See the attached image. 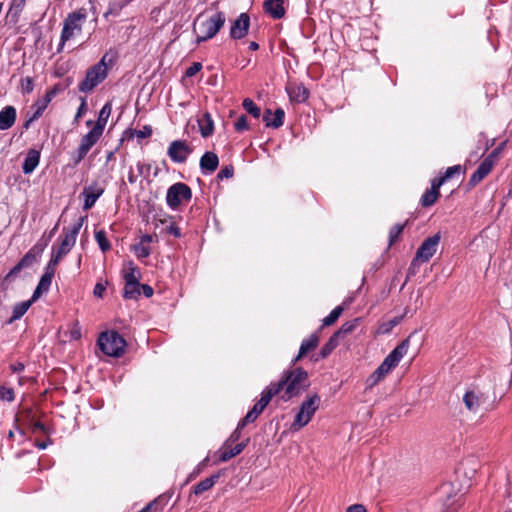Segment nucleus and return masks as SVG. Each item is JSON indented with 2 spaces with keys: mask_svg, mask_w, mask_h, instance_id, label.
Instances as JSON below:
<instances>
[{
  "mask_svg": "<svg viewBox=\"0 0 512 512\" xmlns=\"http://www.w3.org/2000/svg\"><path fill=\"white\" fill-rule=\"evenodd\" d=\"M409 349V340H403L383 360L379 367L366 379V388L372 389L383 381L388 374L399 364Z\"/></svg>",
  "mask_w": 512,
  "mask_h": 512,
  "instance_id": "1",
  "label": "nucleus"
},
{
  "mask_svg": "<svg viewBox=\"0 0 512 512\" xmlns=\"http://www.w3.org/2000/svg\"><path fill=\"white\" fill-rule=\"evenodd\" d=\"M270 385H280V391L285 390L282 399L287 401L304 392L310 386V381L305 370L295 368L286 371L280 381Z\"/></svg>",
  "mask_w": 512,
  "mask_h": 512,
  "instance_id": "2",
  "label": "nucleus"
},
{
  "mask_svg": "<svg viewBox=\"0 0 512 512\" xmlns=\"http://www.w3.org/2000/svg\"><path fill=\"white\" fill-rule=\"evenodd\" d=\"M226 21L223 12H216L211 16L198 15L193 23V32L199 44L216 36Z\"/></svg>",
  "mask_w": 512,
  "mask_h": 512,
  "instance_id": "3",
  "label": "nucleus"
},
{
  "mask_svg": "<svg viewBox=\"0 0 512 512\" xmlns=\"http://www.w3.org/2000/svg\"><path fill=\"white\" fill-rule=\"evenodd\" d=\"M113 62V57L106 53L97 64L87 70L84 80L78 85L79 90L87 93L102 83L106 79L109 67L113 65Z\"/></svg>",
  "mask_w": 512,
  "mask_h": 512,
  "instance_id": "4",
  "label": "nucleus"
},
{
  "mask_svg": "<svg viewBox=\"0 0 512 512\" xmlns=\"http://www.w3.org/2000/svg\"><path fill=\"white\" fill-rule=\"evenodd\" d=\"M320 405V397L314 394L300 405L299 411L295 416L294 422L290 426V430L298 432L301 428L306 426L312 419Z\"/></svg>",
  "mask_w": 512,
  "mask_h": 512,
  "instance_id": "5",
  "label": "nucleus"
},
{
  "mask_svg": "<svg viewBox=\"0 0 512 512\" xmlns=\"http://www.w3.org/2000/svg\"><path fill=\"white\" fill-rule=\"evenodd\" d=\"M101 351L111 357H119L124 353L126 342L115 331L103 332L98 338Z\"/></svg>",
  "mask_w": 512,
  "mask_h": 512,
  "instance_id": "6",
  "label": "nucleus"
},
{
  "mask_svg": "<svg viewBox=\"0 0 512 512\" xmlns=\"http://www.w3.org/2000/svg\"><path fill=\"white\" fill-rule=\"evenodd\" d=\"M462 399L466 409L474 414L481 413L490 406L487 394L478 386L469 387Z\"/></svg>",
  "mask_w": 512,
  "mask_h": 512,
  "instance_id": "7",
  "label": "nucleus"
},
{
  "mask_svg": "<svg viewBox=\"0 0 512 512\" xmlns=\"http://www.w3.org/2000/svg\"><path fill=\"white\" fill-rule=\"evenodd\" d=\"M87 19V12L81 8L70 13L64 21L61 42H66L82 32V26Z\"/></svg>",
  "mask_w": 512,
  "mask_h": 512,
  "instance_id": "8",
  "label": "nucleus"
},
{
  "mask_svg": "<svg viewBox=\"0 0 512 512\" xmlns=\"http://www.w3.org/2000/svg\"><path fill=\"white\" fill-rule=\"evenodd\" d=\"M191 197L190 187L185 183L178 182L168 188L166 202L171 209L176 210L183 203L189 202Z\"/></svg>",
  "mask_w": 512,
  "mask_h": 512,
  "instance_id": "9",
  "label": "nucleus"
},
{
  "mask_svg": "<svg viewBox=\"0 0 512 512\" xmlns=\"http://www.w3.org/2000/svg\"><path fill=\"white\" fill-rule=\"evenodd\" d=\"M102 134L103 132L99 129L93 126L91 127L90 131L81 139V143L77 149V156L74 159L75 164H78L83 160L89 150L99 141Z\"/></svg>",
  "mask_w": 512,
  "mask_h": 512,
  "instance_id": "10",
  "label": "nucleus"
},
{
  "mask_svg": "<svg viewBox=\"0 0 512 512\" xmlns=\"http://www.w3.org/2000/svg\"><path fill=\"white\" fill-rule=\"evenodd\" d=\"M57 265L56 259H50L46 265L44 274L41 276L36 289H34V301L49 291Z\"/></svg>",
  "mask_w": 512,
  "mask_h": 512,
  "instance_id": "11",
  "label": "nucleus"
},
{
  "mask_svg": "<svg viewBox=\"0 0 512 512\" xmlns=\"http://www.w3.org/2000/svg\"><path fill=\"white\" fill-rule=\"evenodd\" d=\"M82 226V223L79 222L77 224H74L63 236V239L61 241V244L58 248V251L55 255L52 256L51 259H56L57 264L59 263V260L66 255L71 248L75 245L77 235L80 231V228Z\"/></svg>",
  "mask_w": 512,
  "mask_h": 512,
  "instance_id": "12",
  "label": "nucleus"
},
{
  "mask_svg": "<svg viewBox=\"0 0 512 512\" xmlns=\"http://www.w3.org/2000/svg\"><path fill=\"white\" fill-rule=\"evenodd\" d=\"M440 241V234L437 233L432 237L427 238L420 245L414 258L415 261L427 262L429 261L437 251V247Z\"/></svg>",
  "mask_w": 512,
  "mask_h": 512,
  "instance_id": "13",
  "label": "nucleus"
},
{
  "mask_svg": "<svg viewBox=\"0 0 512 512\" xmlns=\"http://www.w3.org/2000/svg\"><path fill=\"white\" fill-rule=\"evenodd\" d=\"M192 153V148L183 140L172 141L168 147L167 154L175 163H184Z\"/></svg>",
  "mask_w": 512,
  "mask_h": 512,
  "instance_id": "14",
  "label": "nucleus"
},
{
  "mask_svg": "<svg viewBox=\"0 0 512 512\" xmlns=\"http://www.w3.org/2000/svg\"><path fill=\"white\" fill-rule=\"evenodd\" d=\"M250 27V17L247 13H241L237 19H235L230 28V37L232 39L244 38Z\"/></svg>",
  "mask_w": 512,
  "mask_h": 512,
  "instance_id": "15",
  "label": "nucleus"
},
{
  "mask_svg": "<svg viewBox=\"0 0 512 512\" xmlns=\"http://www.w3.org/2000/svg\"><path fill=\"white\" fill-rule=\"evenodd\" d=\"M280 392V385H269L261 394L260 400L251 409L256 415H260L262 411L271 401L272 397Z\"/></svg>",
  "mask_w": 512,
  "mask_h": 512,
  "instance_id": "16",
  "label": "nucleus"
},
{
  "mask_svg": "<svg viewBox=\"0 0 512 512\" xmlns=\"http://www.w3.org/2000/svg\"><path fill=\"white\" fill-rule=\"evenodd\" d=\"M103 192V188L98 186L96 183L85 187L81 193V196L84 197L83 209L86 211L91 209Z\"/></svg>",
  "mask_w": 512,
  "mask_h": 512,
  "instance_id": "17",
  "label": "nucleus"
},
{
  "mask_svg": "<svg viewBox=\"0 0 512 512\" xmlns=\"http://www.w3.org/2000/svg\"><path fill=\"white\" fill-rule=\"evenodd\" d=\"M494 165L491 159L485 158L470 177L469 185L473 187L480 183L492 171Z\"/></svg>",
  "mask_w": 512,
  "mask_h": 512,
  "instance_id": "18",
  "label": "nucleus"
},
{
  "mask_svg": "<svg viewBox=\"0 0 512 512\" xmlns=\"http://www.w3.org/2000/svg\"><path fill=\"white\" fill-rule=\"evenodd\" d=\"M271 116H272L271 110L270 109L266 110L264 113V116H263V121L265 122L267 127H272V128L277 129L283 125L285 112L282 108H278L275 110V112L273 114V118H271Z\"/></svg>",
  "mask_w": 512,
  "mask_h": 512,
  "instance_id": "19",
  "label": "nucleus"
},
{
  "mask_svg": "<svg viewBox=\"0 0 512 512\" xmlns=\"http://www.w3.org/2000/svg\"><path fill=\"white\" fill-rule=\"evenodd\" d=\"M291 101L302 103L308 99L309 92L301 84H290L286 88Z\"/></svg>",
  "mask_w": 512,
  "mask_h": 512,
  "instance_id": "20",
  "label": "nucleus"
},
{
  "mask_svg": "<svg viewBox=\"0 0 512 512\" xmlns=\"http://www.w3.org/2000/svg\"><path fill=\"white\" fill-rule=\"evenodd\" d=\"M16 120V109L13 106H6L0 111V130L11 128Z\"/></svg>",
  "mask_w": 512,
  "mask_h": 512,
  "instance_id": "21",
  "label": "nucleus"
},
{
  "mask_svg": "<svg viewBox=\"0 0 512 512\" xmlns=\"http://www.w3.org/2000/svg\"><path fill=\"white\" fill-rule=\"evenodd\" d=\"M283 3L284 0H265L264 10L274 19H280L285 14Z\"/></svg>",
  "mask_w": 512,
  "mask_h": 512,
  "instance_id": "22",
  "label": "nucleus"
},
{
  "mask_svg": "<svg viewBox=\"0 0 512 512\" xmlns=\"http://www.w3.org/2000/svg\"><path fill=\"white\" fill-rule=\"evenodd\" d=\"M112 112V105L110 102H107L100 110L98 119L95 124L91 120L87 121V126H93L100 131L104 132L105 126L107 124L108 118L110 117Z\"/></svg>",
  "mask_w": 512,
  "mask_h": 512,
  "instance_id": "23",
  "label": "nucleus"
},
{
  "mask_svg": "<svg viewBox=\"0 0 512 512\" xmlns=\"http://www.w3.org/2000/svg\"><path fill=\"white\" fill-rule=\"evenodd\" d=\"M219 164L218 156L213 152H206L200 159V167L207 173L214 172Z\"/></svg>",
  "mask_w": 512,
  "mask_h": 512,
  "instance_id": "24",
  "label": "nucleus"
},
{
  "mask_svg": "<svg viewBox=\"0 0 512 512\" xmlns=\"http://www.w3.org/2000/svg\"><path fill=\"white\" fill-rule=\"evenodd\" d=\"M318 343H319V338L315 334H313L309 338L303 340L301 343L300 349H299V353L296 356V358L293 360V362L296 363L308 352L315 349L317 347Z\"/></svg>",
  "mask_w": 512,
  "mask_h": 512,
  "instance_id": "25",
  "label": "nucleus"
},
{
  "mask_svg": "<svg viewBox=\"0 0 512 512\" xmlns=\"http://www.w3.org/2000/svg\"><path fill=\"white\" fill-rule=\"evenodd\" d=\"M32 264V249L29 250L25 256L17 263L10 272L6 275L5 280L14 278L23 268L29 267Z\"/></svg>",
  "mask_w": 512,
  "mask_h": 512,
  "instance_id": "26",
  "label": "nucleus"
},
{
  "mask_svg": "<svg viewBox=\"0 0 512 512\" xmlns=\"http://www.w3.org/2000/svg\"><path fill=\"white\" fill-rule=\"evenodd\" d=\"M199 128L203 137H208L213 133L214 125L209 113H205L201 119H199Z\"/></svg>",
  "mask_w": 512,
  "mask_h": 512,
  "instance_id": "27",
  "label": "nucleus"
},
{
  "mask_svg": "<svg viewBox=\"0 0 512 512\" xmlns=\"http://www.w3.org/2000/svg\"><path fill=\"white\" fill-rule=\"evenodd\" d=\"M217 480H218V475H213L211 477H207V478L201 480L199 483H197L193 487L194 494L200 495L203 492L211 489L215 485Z\"/></svg>",
  "mask_w": 512,
  "mask_h": 512,
  "instance_id": "28",
  "label": "nucleus"
},
{
  "mask_svg": "<svg viewBox=\"0 0 512 512\" xmlns=\"http://www.w3.org/2000/svg\"><path fill=\"white\" fill-rule=\"evenodd\" d=\"M123 277L125 282H139V269L129 261L123 269Z\"/></svg>",
  "mask_w": 512,
  "mask_h": 512,
  "instance_id": "29",
  "label": "nucleus"
},
{
  "mask_svg": "<svg viewBox=\"0 0 512 512\" xmlns=\"http://www.w3.org/2000/svg\"><path fill=\"white\" fill-rule=\"evenodd\" d=\"M141 294L139 282H125L123 297L126 299H137Z\"/></svg>",
  "mask_w": 512,
  "mask_h": 512,
  "instance_id": "30",
  "label": "nucleus"
},
{
  "mask_svg": "<svg viewBox=\"0 0 512 512\" xmlns=\"http://www.w3.org/2000/svg\"><path fill=\"white\" fill-rule=\"evenodd\" d=\"M244 447H245L244 443H239L231 449H225V450L221 451L220 456H219L220 462H227L231 458L237 456L238 454H240L243 451Z\"/></svg>",
  "mask_w": 512,
  "mask_h": 512,
  "instance_id": "31",
  "label": "nucleus"
},
{
  "mask_svg": "<svg viewBox=\"0 0 512 512\" xmlns=\"http://www.w3.org/2000/svg\"><path fill=\"white\" fill-rule=\"evenodd\" d=\"M31 304H32V299L15 305V307L13 309V315L10 318L9 322L11 323V322L21 318L26 313V311L29 309Z\"/></svg>",
  "mask_w": 512,
  "mask_h": 512,
  "instance_id": "32",
  "label": "nucleus"
},
{
  "mask_svg": "<svg viewBox=\"0 0 512 512\" xmlns=\"http://www.w3.org/2000/svg\"><path fill=\"white\" fill-rule=\"evenodd\" d=\"M359 319H354L352 321L345 322L341 328L335 332V336L339 339L344 338L346 335L351 333L358 325Z\"/></svg>",
  "mask_w": 512,
  "mask_h": 512,
  "instance_id": "33",
  "label": "nucleus"
},
{
  "mask_svg": "<svg viewBox=\"0 0 512 512\" xmlns=\"http://www.w3.org/2000/svg\"><path fill=\"white\" fill-rule=\"evenodd\" d=\"M440 196L439 191L428 189L421 197V204L424 207L432 206Z\"/></svg>",
  "mask_w": 512,
  "mask_h": 512,
  "instance_id": "34",
  "label": "nucleus"
},
{
  "mask_svg": "<svg viewBox=\"0 0 512 512\" xmlns=\"http://www.w3.org/2000/svg\"><path fill=\"white\" fill-rule=\"evenodd\" d=\"M340 339L333 334L320 351L321 357H327L339 344Z\"/></svg>",
  "mask_w": 512,
  "mask_h": 512,
  "instance_id": "35",
  "label": "nucleus"
},
{
  "mask_svg": "<svg viewBox=\"0 0 512 512\" xmlns=\"http://www.w3.org/2000/svg\"><path fill=\"white\" fill-rule=\"evenodd\" d=\"M243 108L247 113L252 115L254 118H259L261 115V109L253 102L252 99L246 98L242 103Z\"/></svg>",
  "mask_w": 512,
  "mask_h": 512,
  "instance_id": "36",
  "label": "nucleus"
},
{
  "mask_svg": "<svg viewBox=\"0 0 512 512\" xmlns=\"http://www.w3.org/2000/svg\"><path fill=\"white\" fill-rule=\"evenodd\" d=\"M54 95H55V91H54V90H50V91H48V92L45 94V96H44L43 100H41V101H39V102H38V104H37V105H38V106H37V110H36V112L34 113V119H35L37 116H39V115H41V114H42V112L46 109V107L48 106V104L51 102V100H52V98L54 97Z\"/></svg>",
  "mask_w": 512,
  "mask_h": 512,
  "instance_id": "37",
  "label": "nucleus"
},
{
  "mask_svg": "<svg viewBox=\"0 0 512 512\" xmlns=\"http://www.w3.org/2000/svg\"><path fill=\"white\" fill-rule=\"evenodd\" d=\"M342 312H343L342 306L335 307L330 312V314L323 319V325L330 326V325L334 324L338 320V318L341 316Z\"/></svg>",
  "mask_w": 512,
  "mask_h": 512,
  "instance_id": "38",
  "label": "nucleus"
},
{
  "mask_svg": "<svg viewBox=\"0 0 512 512\" xmlns=\"http://www.w3.org/2000/svg\"><path fill=\"white\" fill-rule=\"evenodd\" d=\"M95 240L103 252H106L110 249V243L106 237V233L103 230L95 232Z\"/></svg>",
  "mask_w": 512,
  "mask_h": 512,
  "instance_id": "39",
  "label": "nucleus"
},
{
  "mask_svg": "<svg viewBox=\"0 0 512 512\" xmlns=\"http://www.w3.org/2000/svg\"><path fill=\"white\" fill-rule=\"evenodd\" d=\"M133 251L138 258H146L151 254V249L148 245L138 243L133 246Z\"/></svg>",
  "mask_w": 512,
  "mask_h": 512,
  "instance_id": "40",
  "label": "nucleus"
},
{
  "mask_svg": "<svg viewBox=\"0 0 512 512\" xmlns=\"http://www.w3.org/2000/svg\"><path fill=\"white\" fill-rule=\"evenodd\" d=\"M403 229H404L403 224H396L391 228V230L389 232L390 245L398 239V237L402 233Z\"/></svg>",
  "mask_w": 512,
  "mask_h": 512,
  "instance_id": "41",
  "label": "nucleus"
},
{
  "mask_svg": "<svg viewBox=\"0 0 512 512\" xmlns=\"http://www.w3.org/2000/svg\"><path fill=\"white\" fill-rule=\"evenodd\" d=\"M81 338V327L78 322H73L69 328V339L78 340Z\"/></svg>",
  "mask_w": 512,
  "mask_h": 512,
  "instance_id": "42",
  "label": "nucleus"
},
{
  "mask_svg": "<svg viewBox=\"0 0 512 512\" xmlns=\"http://www.w3.org/2000/svg\"><path fill=\"white\" fill-rule=\"evenodd\" d=\"M464 172V169L461 165H454L445 171L444 175L442 176L446 181L451 179L455 174H460Z\"/></svg>",
  "mask_w": 512,
  "mask_h": 512,
  "instance_id": "43",
  "label": "nucleus"
},
{
  "mask_svg": "<svg viewBox=\"0 0 512 512\" xmlns=\"http://www.w3.org/2000/svg\"><path fill=\"white\" fill-rule=\"evenodd\" d=\"M401 318H394L386 323H383L379 327L380 333H388L393 327L400 323Z\"/></svg>",
  "mask_w": 512,
  "mask_h": 512,
  "instance_id": "44",
  "label": "nucleus"
},
{
  "mask_svg": "<svg viewBox=\"0 0 512 512\" xmlns=\"http://www.w3.org/2000/svg\"><path fill=\"white\" fill-rule=\"evenodd\" d=\"M258 418L251 410L246 414V416L239 422L238 429H243L247 424L254 422Z\"/></svg>",
  "mask_w": 512,
  "mask_h": 512,
  "instance_id": "45",
  "label": "nucleus"
},
{
  "mask_svg": "<svg viewBox=\"0 0 512 512\" xmlns=\"http://www.w3.org/2000/svg\"><path fill=\"white\" fill-rule=\"evenodd\" d=\"M14 399V392L11 388L0 387V400L12 401Z\"/></svg>",
  "mask_w": 512,
  "mask_h": 512,
  "instance_id": "46",
  "label": "nucleus"
},
{
  "mask_svg": "<svg viewBox=\"0 0 512 512\" xmlns=\"http://www.w3.org/2000/svg\"><path fill=\"white\" fill-rule=\"evenodd\" d=\"M235 130L238 131V132H242L244 130H248L249 129V126H248V123H247V118L246 116L242 115L240 116L237 121L235 122Z\"/></svg>",
  "mask_w": 512,
  "mask_h": 512,
  "instance_id": "47",
  "label": "nucleus"
},
{
  "mask_svg": "<svg viewBox=\"0 0 512 512\" xmlns=\"http://www.w3.org/2000/svg\"><path fill=\"white\" fill-rule=\"evenodd\" d=\"M23 172L26 174L32 172V149H29L26 153V158L23 164Z\"/></svg>",
  "mask_w": 512,
  "mask_h": 512,
  "instance_id": "48",
  "label": "nucleus"
},
{
  "mask_svg": "<svg viewBox=\"0 0 512 512\" xmlns=\"http://www.w3.org/2000/svg\"><path fill=\"white\" fill-rule=\"evenodd\" d=\"M133 134L139 139L148 138L152 134V129L150 126H144L141 130H135Z\"/></svg>",
  "mask_w": 512,
  "mask_h": 512,
  "instance_id": "49",
  "label": "nucleus"
},
{
  "mask_svg": "<svg viewBox=\"0 0 512 512\" xmlns=\"http://www.w3.org/2000/svg\"><path fill=\"white\" fill-rule=\"evenodd\" d=\"M28 416L27 415H20L16 418V423H17V426H18V429H19V432L21 435H24L25 432H24V429L22 428L23 425H27L28 428H30V422H26V418Z\"/></svg>",
  "mask_w": 512,
  "mask_h": 512,
  "instance_id": "50",
  "label": "nucleus"
},
{
  "mask_svg": "<svg viewBox=\"0 0 512 512\" xmlns=\"http://www.w3.org/2000/svg\"><path fill=\"white\" fill-rule=\"evenodd\" d=\"M504 146H505V142L501 143L497 148H495L486 158L487 159H491L492 162L495 164L497 158L499 157V155L501 154V152L503 151L504 149Z\"/></svg>",
  "mask_w": 512,
  "mask_h": 512,
  "instance_id": "51",
  "label": "nucleus"
},
{
  "mask_svg": "<svg viewBox=\"0 0 512 512\" xmlns=\"http://www.w3.org/2000/svg\"><path fill=\"white\" fill-rule=\"evenodd\" d=\"M202 68V65L201 63L199 62H194L185 72V75L187 77H192L194 75H196Z\"/></svg>",
  "mask_w": 512,
  "mask_h": 512,
  "instance_id": "52",
  "label": "nucleus"
},
{
  "mask_svg": "<svg viewBox=\"0 0 512 512\" xmlns=\"http://www.w3.org/2000/svg\"><path fill=\"white\" fill-rule=\"evenodd\" d=\"M26 4V0H12L10 11L18 13L22 11Z\"/></svg>",
  "mask_w": 512,
  "mask_h": 512,
  "instance_id": "53",
  "label": "nucleus"
},
{
  "mask_svg": "<svg viewBox=\"0 0 512 512\" xmlns=\"http://www.w3.org/2000/svg\"><path fill=\"white\" fill-rule=\"evenodd\" d=\"M160 510L159 502L154 500L142 508L139 512H157Z\"/></svg>",
  "mask_w": 512,
  "mask_h": 512,
  "instance_id": "54",
  "label": "nucleus"
},
{
  "mask_svg": "<svg viewBox=\"0 0 512 512\" xmlns=\"http://www.w3.org/2000/svg\"><path fill=\"white\" fill-rule=\"evenodd\" d=\"M233 168L232 167H224L218 173V178H231L233 176Z\"/></svg>",
  "mask_w": 512,
  "mask_h": 512,
  "instance_id": "55",
  "label": "nucleus"
},
{
  "mask_svg": "<svg viewBox=\"0 0 512 512\" xmlns=\"http://www.w3.org/2000/svg\"><path fill=\"white\" fill-rule=\"evenodd\" d=\"M87 111V103L85 99H82L81 104L77 110V113L75 115V121H78L80 117H82Z\"/></svg>",
  "mask_w": 512,
  "mask_h": 512,
  "instance_id": "56",
  "label": "nucleus"
},
{
  "mask_svg": "<svg viewBox=\"0 0 512 512\" xmlns=\"http://www.w3.org/2000/svg\"><path fill=\"white\" fill-rule=\"evenodd\" d=\"M166 231H167L169 234H172L173 236H175L176 238L181 237V231H180V228H179L178 226H176L174 223H171V224L166 228Z\"/></svg>",
  "mask_w": 512,
  "mask_h": 512,
  "instance_id": "57",
  "label": "nucleus"
},
{
  "mask_svg": "<svg viewBox=\"0 0 512 512\" xmlns=\"http://www.w3.org/2000/svg\"><path fill=\"white\" fill-rule=\"evenodd\" d=\"M446 182L443 177L435 178L431 181V188L434 191H439L440 187Z\"/></svg>",
  "mask_w": 512,
  "mask_h": 512,
  "instance_id": "58",
  "label": "nucleus"
},
{
  "mask_svg": "<svg viewBox=\"0 0 512 512\" xmlns=\"http://www.w3.org/2000/svg\"><path fill=\"white\" fill-rule=\"evenodd\" d=\"M141 290L147 298L153 295V288L147 284L140 285V291Z\"/></svg>",
  "mask_w": 512,
  "mask_h": 512,
  "instance_id": "59",
  "label": "nucleus"
},
{
  "mask_svg": "<svg viewBox=\"0 0 512 512\" xmlns=\"http://www.w3.org/2000/svg\"><path fill=\"white\" fill-rule=\"evenodd\" d=\"M104 291H105V286L101 283H97L94 287L93 293L97 297H102Z\"/></svg>",
  "mask_w": 512,
  "mask_h": 512,
  "instance_id": "60",
  "label": "nucleus"
},
{
  "mask_svg": "<svg viewBox=\"0 0 512 512\" xmlns=\"http://www.w3.org/2000/svg\"><path fill=\"white\" fill-rule=\"evenodd\" d=\"M346 512H367L363 505L354 504L347 508Z\"/></svg>",
  "mask_w": 512,
  "mask_h": 512,
  "instance_id": "61",
  "label": "nucleus"
},
{
  "mask_svg": "<svg viewBox=\"0 0 512 512\" xmlns=\"http://www.w3.org/2000/svg\"><path fill=\"white\" fill-rule=\"evenodd\" d=\"M23 81H25L26 84H27L26 86H23L24 90L26 92H28V93L31 92L32 91V86H31L32 85V78L27 76Z\"/></svg>",
  "mask_w": 512,
  "mask_h": 512,
  "instance_id": "62",
  "label": "nucleus"
},
{
  "mask_svg": "<svg viewBox=\"0 0 512 512\" xmlns=\"http://www.w3.org/2000/svg\"><path fill=\"white\" fill-rule=\"evenodd\" d=\"M153 240H154V236L146 234L141 237L140 243L147 245L148 243L153 242Z\"/></svg>",
  "mask_w": 512,
  "mask_h": 512,
  "instance_id": "63",
  "label": "nucleus"
},
{
  "mask_svg": "<svg viewBox=\"0 0 512 512\" xmlns=\"http://www.w3.org/2000/svg\"><path fill=\"white\" fill-rule=\"evenodd\" d=\"M240 430L241 429H238V427H237L236 430L231 434V436H230L231 441H237L240 438Z\"/></svg>",
  "mask_w": 512,
  "mask_h": 512,
  "instance_id": "64",
  "label": "nucleus"
}]
</instances>
